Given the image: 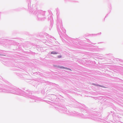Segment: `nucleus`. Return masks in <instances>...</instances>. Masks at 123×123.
Masks as SVG:
<instances>
[{"mask_svg":"<svg viewBox=\"0 0 123 123\" xmlns=\"http://www.w3.org/2000/svg\"><path fill=\"white\" fill-rule=\"evenodd\" d=\"M60 68H62V69H66V68H65V67H63V66H61V67H60Z\"/></svg>","mask_w":123,"mask_h":123,"instance_id":"nucleus-2","label":"nucleus"},{"mask_svg":"<svg viewBox=\"0 0 123 123\" xmlns=\"http://www.w3.org/2000/svg\"><path fill=\"white\" fill-rule=\"evenodd\" d=\"M58 58H60L61 57V55H59L58 56Z\"/></svg>","mask_w":123,"mask_h":123,"instance_id":"nucleus-4","label":"nucleus"},{"mask_svg":"<svg viewBox=\"0 0 123 123\" xmlns=\"http://www.w3.org/2000/svg\"><path fill=\"white\" fill-rule=\"evenodd\" d=\"M51 54H57V53L53 51L51 52Z\"/></svg>","mask_w":123,"mask_h":123,"instance_id":"nucleus-1","label":"nucleus"},{"mask_svg":"<svg viewBox=\"0 0 123 123\" xmlns=\"http://www.w3.org/2000/svg\"><path fill=\"white\" fill-rule=\"evenodd\" d=\"M66 69H67L68 70H70V71H71V69H69V68H66Z\"/></svg>","mask_w":123,"mask_h":123,"instance_id":"nucleus-3","label":"nucleus"}]
</instances>
